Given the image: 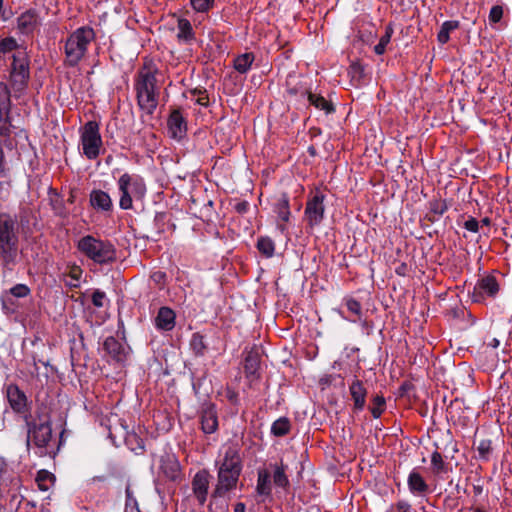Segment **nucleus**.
Returning <instances> with one entry per match:
<instances>
[{"label":"nucleus","mask_w":512,"mask_h":512,"mask_svg":"<svg viewBox=\"0 0 512 512\" xmlns=\"http://www.w3.org/2000/svg\"><path fill=\"white\" fill-rule=\"evenodd\" d=\"M221 455L217 474L218 482L215 489V494L218 496L225 495L237 486L242 471V459L237 443L225 444Z\"/></svg>","instance_id":"nucleus-1"},{"label":"nucleus","mask_w":512,"mask_h":512,"mask_svg":"<svg viewBox=\"0 0 512 512\" xmlns=\"http://www.w3.org/2000/svg\"><path fill=\"white\" fill-rule=\"evenodd\" d=\"M96 37L92 27L82 26L73 31L66 39L64 46V64L69 67L77 66L88 51V46Z\"/></svg>","instance_id":"nucleus-2"},{"label":"nucleus","mask_w":512,"mask_h":512,"mask_svg":"<svg viewBox=\"0 0 512 512\" xmlns=\"http://www.w3.org/2000/svg\"><path fill=\"white\" fill-rule=\"evenodd\" d=\"M77 249L97 264L111 263L116 259V250L110 242L91 235L80 238Z\"/></svg>","instance_id":"nucleus-3"},{"label":"nucleus","mask_w":512,"mask_h":512,"mask_svg":"<svg viewBox=\"0 0 512 512\" xmlns=\"http://www.w3.org/2000/svg\"><path fill=\"white\" fill-rule=\"evenodd\" d=\"M120 193L119 206L123 210L133 208V200H141L146 194V184L142 177L124 173L117 182Z\"/></svg>","instance_id":"nucleus-4"},{"label":"nucleus","mask_w":512,"mask_h":512,"mask_svg":"<svg viewBox=\"0 0 512 512\" xmlns=\"http://www.w3.org/2000/svg\"><path fill=\"white\" fill-rule=\"evenodd\" d=\"M28 446L35 449V454L39 457L55 456L58 445L52 437V427L49 423L35 425L28 432Z\"/></svg>","instance_id":"nucleus-5"},{"label":"nucleus","mask_w":512,"mask_h":512,"mask_svg":"<svg viewBox=\"0 0 512 512\" xmlns=\"http://www.w3.org/2000/svg\"><path fill=\"white\" fill-rule=\"evenodd\" d=\"M15 224L16 221L11 215L0 213V255L7 263L13 261L17 255L18 237Z\"/></svg>","instance_id":"nucleus-6"},{"label":"nucleus","mask_w":512,"mask_h":512,"mask_svg":"<svg viewBox=\"0 0 512 512\" xmlns=\"http://www.w3.org/2000/svg\"><path fill=\"white\" fill-rule=\"evenodd\" d=\"M80 145L82 154L89 160L99 157L103 148L100 127L96 121H88L80 129Z\"/></svg>","instance_id":"nucleus-7"},{"label":"nucleus","mask_w":512,"mask_h":512,"mask_svg":"<svg viewBox=\"0 0 512 512\" xmlns=\"http://www.w3.org/2000/svg\"><path fill=\"white\" fill-rule=\"evenodd\" d=\"M10 80L14 89L22 91L29 79V59L26 49H20L11 59Z\"/></svg>","instance_id":"nucleus-8"},{"label":"nucleus","mask_w":512,"mask_h":512,"mask_svg":"<svg viewBox=\"0 0 512 512\" xmlns=\"http://www.w3.org/2000/svg\"><path fill=\"white\" fill-rule=\"evenodd\" d=\"M324 200L325 195L318 189L308 197L304 211V218L310 228L320 225L324 219Z\"/></svg>","instance_id":"nucleus-9"},{"label":"nucleus","mask_w":512,"mask_h":512,"mask_svg":"<svg viewBox=\"0 0 512 512\" xmlns=\"http://www.w3.org/2000/svg\"><path fill=\"white\" fill-rule=\"evenodd\" d=\"M157 68L152 61H146L135 79L136 91H158L156 87Z\"/></svg>","instance_id":"nucleus-10"},{"label":"nucleus","mask_w":512,"mask_h":512,"mask_svg":"<svg viewBox=\"0 0 512 512\" xmlns=\"http://www.w3.org/2000/svg\"><path fill=\"white\" fill-rule=\"evenodd\" d=\"M499 291V284L495 277L486 276L480 279L474 286L472 299L474 302H481L485 297H495Z\"/></svg>","instance_id":"nucleus-11"},{"label":"nucleus","mask_w":512,"mask_h":512,"mask_svg":"<svg viewBox=\"0 0 512 512\" xmlns=\"http://www.w3.org/2000/svg\"><path fill=\"white\" fill-rule=\"evenodd\" d=\"M168 134L172 139L182 140L187 135V121L179 109L173 110L167 119Z\"/></svg>","instance_id":"nucleus-12"},{"label":"nucleus","mask_w":512,"mask_h":512,"mask_svg":"<svg viewBox=\"0 0 512 512\" xmlns=\"http://www.w3.org/2000/svg\"><path fill=\"white\" fill-rule=\"evenodd\" d=\"M209 487V474L205 470L196 473L192 481V489L195 497L200 504H204L207 499Z\"/></svg>","instance_id":"nucleus-13"},{"label":"nucleus","mask_w":512,"mask_h":512,"mask_svg":"<svg viewBox=\"0 0 512 512\" xmlns=\"http://www.w3.org/2000/svg\"><path fill=\"white\" fill-rule=\"evenodd\" d=\"M136 97L141 111L152 115L158 105V91H136Z\"/></svg>","instance_id":"nucleus-14"},{"label":"nucleus","mask_w":512,"mask_h":512,"mask_svg":"<svg viewBox=\"0 0 512 512\" xmlns=\"http://www.w3.org/2000/svg\"><path fill=\"white\" fill-rule=\"evenodd\" d=\"M7 398L11 408L15 412H24L27 407V397L23 391L15 384L7 386Z\"/></svg>","instance_id":"nucleus-15"},{"label":"nucleus","mask_w":512,"mask_h":512,"mask_svg":"<svg viewBox=\"0 0 512 512\" xmlns=\"http://www.w3.org/2000/svg\"><path fill=\"white\" fill-rule=\"evenodd\" d=\"M175 312L169 307H161L154 319L155 327L158 330L171 331L175 327Z\"/></svg>","instance_id":"nucleus-16"},{"label":"nucleus","mask_w":512,"mask_h":512,"mask_svg":"<svg viewBox=\"0 0 512 512\" xmlns=\"http://www.w3.org/2000/svg\"><path fill=\"white\" fill-rule=\"evenodd\" d=\"M160 470L169 480L176 481L181 476L179 461L173 455H167L161 458Z\"/></svg>","instance_id":"nucleus-17"},{"label":"nucleus","mask_w":512,"mask_h":512,"mask_svg":"<svg viewBox=\"0 0 512 512\" xmlns=\"http://www.w3.org/2000/svg\"><path fill=\"white\" fill-rule=\"evenodd\" d=\"M349 392L354 402V410L361 411L366 404L367 390L359 379H354L349 386Z\"/></svg>","instance_id":"nucleus-18"},{"label":"nucleus","mask_w":512,"mask_h":512,"mask_svg":"<svg viewBox=\"0 0 512 512\" xmlns=\"http://www.w3.org/2000/svg\"><path fill=\"white\" fill-rule=\"evenodd\" d=\"M39 25V17L34 10H27L17 19V27L22 34L32 33Z\"/></svg>","instance_id":"nucleus-19"},{"label":"nucleus","mask_w":512,"mask_h":512,"mask_svg":"<svg viewBox=\"0 0 512 512\" xmlns=\"http://www.w3.org/2000/svg\"><path fill=\"white\" fill-rule=\"evenodd\" d=\"M90 204L94 209L105 212L110 211L113 207L110 195L103 190L91 191Z\"/></svg>","instance_id":"nucleus-20"},{"label":"nucleus","mask_w":512,"mask_h":512,"mask_svg":"<svg viewBox=\"0 0 512 512\" xmlns=\"http://www.w3.org/2000/svg\"><path fill=\"white\" fill-rule=\"evenodd\" d=\"M201 428L204 433H214L218 428V418L214 406L206 407L201 414Z\"/></svg>","instance_id":"nucleus-21"},{"label":"nucleus","mask_w":512,"mask_h":512,"mask_svg":"<svg viewBox=\"0 0 512 512\" xmlns=\"http://www.w3.org/2000/svg\"><path fill=\"white\" fill-rule=\"evenodd\" d=\"M407 484L410 492L414 495H424L429 491V486L425 479L416 470L410 472Z\"/></svg>","instance_id":"nucleus-22"},{"label":"nucleus","mask_w":512,"mask_h":512,"mask_svg":"<svg viewBox=\"0 0 512 512\" xmlns=\"http://www.w3.org/2000/svg\"><path fill=\"white\" fill-rule=\"evenodd\" d=\"M20 49H24V47L19 45L13 37L3 38L0 40V59H12Z\"/></svg>","instance_id":"nucleus-23"},{"label":"nucleus","mask_w":512,"mask_h":512,"mask_svg":"<svg viewBox=\"0 0 512 512\" xmlns=\"http://www.w3.org/2000/svg\"><path fill=\"white\" fill-rule=\"evenodd\" d=\"M259 367L260 361L257 354L249 353L245 357L244 361V372L247 378L250 380H256L259 378Z\"/></svg>","instance_id":"nucleus-24"},{"label":"nucleus","mask_w":512,"mask_h":512,"mask_svg":"<svg viewBox=\"0 0 512 512\" xmlns=\"http://www.w3.org/2000/svg\"><path fill=\"white\" fill-rule=\"evenodd\" d=\"M104 350L117 361H122L124 349L122 344L114 337H108L103 344Z\"/></svg>","instance_id":"nucleus-25"},{"label":"nucleus","mask_w":512,"mask_h":512,"mask_svg":"<svg viewBox=\"0 0 512 512\" xmlns=\"http://www.w3.org/2000/svg\"><path fill=\"white\" fill-rule=\"evenodd\" d=\"M273 467V482L276 486L286 488L289 486V479L286 475L287 465L281 460L280 463L272 465Z\"/></svg>","instance_id":"nucleus-26"},{"label":"nucleus","mask_w":512,"mask_h":512,"mask_svg":"<svg viewBox=\"0 0 512 512\" xmlns=\"http://www.w3.org/2000/svg\"><path fill=\"white\" fill-rule=\"evenodd\" d=\"M307 96L309 103L313 105L316 109L322 110L326 114L334 112L333 104L327 99H325L323 96L312 92H308Z\"/></svg>","instance_id":"nucleus-27"},{"label":"nucleus","mask_w":512,"mask_h":512,"mask_svg":"<svg viewBox=\"0 0 512 512\" xmlns=\"http://www.w3.org/2000/svg\"><path fill=\"white\" fill-rule=\"evenodd\" d=\"M274 213L277 214L278 219L281 220L284 223H287L291 216L290 206H289V200L288 198L283 195L281 198L277 200V202L274 204L273 208Z\"/></svg>","instance_id":"nucleus-28"},{"label":"nucleus","mask_w":512,"mask_h":512,"mask_svg":"<svg viewBox=\"0 0 512 512\" xmlns=\"http://www.w3.org/2000/svg\"><path fill=\"white\" fill-rule=\"evenodd\" d=\"M254 60H255L254 54L251 52H247V53L237 56L234 59L233 66L237 72L244 74L250 70Z\"/></svg>","instance_id":"nucleus-29"},{"label":"nucleus","mask_w":512,"mask_h":512,"mask_svg":"<svg viewBox=\"0 0 512 512\" xmlns=\"http://www.w3.org/2000/svg\"><path fill=\"white\" fill-rule=\"evenodd\" d=\"M83 270L80 266L73 265L64 275V282L70 288H77L80 286Z\"/></svg>","instance_id":"nucleus-30"},{"label":"nucleus","mask_w":512,"mask_h":512,"mask_svg":"<svg viewBox=\"0 0 512 512\" xmlns=\"http://www.w3.org/2000/svg\"><path fill=\"white\" fill-rule=\"evenodd\" d=\"M270 474L267 470L258 471L256 490L259 495L268 496L271 493Z\"/></svg>","instance_id":"nucleus-31"},{"label":"nucleus","mask_w":512,"mask_h":512,"mask_svg":"<svg viewBox=\"0 0 512 512\" xmlns=\"http://www.w3.org/2000/svg\"><path fill=\"white\" fill-rule=\"evenodd\" d=\"M177 38L180 41H191L194 39V32L189 20L181 18L178 20Z\"/></svg>","instance_id":"nucleus-32"},{"label":"nucleus","mask_w":512,"mask_h":512,"mask_svg":"<svg viewBox=\"0 0 512 512\" xmlns=\"http://www.w3.org/2000/svg\"><path fill=\"white\" fill-rule=\"evenodd\" d=\"M41 491H48L55 481L54 475L47 470H39L35 479Z\"/></svg>","instance_id":"nucleus-33"},{"label":"nucleus","mask_w":512,"mask_h":512,"mask_svg":"<svg viewBox=\"0 0 512 512\" xmlns=\"http://www.w3.org/2000/svg\"><path fill=\"white\" fill-rule=\"evenodd\" d=\"M10 111L11 107L0 109V137H9L11 134Z\"/></svg>","instance_id":"nucleus-34"},{"label":"nucleus","mask_w":512,"mask_h":512,"mask_svg":"<svg viewBox=\"0 0 512 512\" xmlns=\"http://www.w3.org/2000/svg\"><path fill=\"white\" fill-rule=\"evenodd\" d=\"M290 427L289 419L287 417H281L273 422L271 426V433L277 437L285 436L289 433Z\"/></svg>","instance_id":"nucleus-35"},{"label":"nucleus","mask_w":512,"mask_h":512,"mask_svg":"<svg viewBox=\"0 0 512 512\" xmlns=\"http://www.w3.org/2000/svg\"><path fill=\"white\" fill-rule=\"evenodd\" d=\"M458 21H445L438 32L437 39L441 44H446L450 39V32L457 29Z\"/></svg>","instance_id":"nucleus-36"},{"label":"nucleus","mask_w":512,"mask_h":512,"mask_svg":"<svg viewBox=\"0 0 512 512\" xmlns=\"http://www.w3.org/2000/svg\"><path fill=\"white\" fill-rule=\"evenodd\" d=\"M394 33V29L391 24H388L385 27V33L381 36L379 42L374 47V51L377 55H382L386 51L387 45L390 43L392 35Z\"/></svg>","instance_id":"nucleus-37"},{"label":"nucleus","mask_w":512,"mask_h":512,"mask_svg":"<svg viewBox=\"0 0 512 512\" xmlns=\"http://www.w3.org/2000/svg\"><path fill=\"white\" fill-rule=\"evenodd\" d=\"M126 500H125V512H140L138 502L134 496V492L130 484H127L125 488Z\"/></svg>","instance_id":"nucleus-38"},{"label":"nucleus","mask_w":512,"mask_h":512,"mask_svg":"<svg viewBox=\"0 0 512 512\" xmlns=\"http://www.w3.org/2000/svg\"><path fill=\"white\" fill-rule=\"evenodd\" d=\"M431 466L433 473L436 475L447 472V465L438 451L433 452L431 455Z\"/></svg>","instance_id":"nucleus-39"},{"label":"nucleus","mask_w":512,"mask_h":512,"mask_svg":"<svg viewBox=\"0 0 512 512\" xmlns=\"http://www.w3.org/2000/svg\"><path fill=\"white\" fill-rule=\"evenodd\" d=\"M257 248L266 257H272L275 250L274 242L268 237L258 239Z\"/></svg>","instance_id":"nucleus-40"},{"label":"nucleus","mask_w":512,"mask_h":512,"mask_svg":"<svg viewBox=\"0 0 512 512\" xmlns=\"http://www.w3.org/2000/svg\"><path fill=\"white\" fill-rule=\"evenodd\" d=\"M3 293L8 294L13 298H26L31 294V289L26 284L19 283Z\"/></svg>","instance_id":"nucleus-41"},{"label":"nucleus","mask_w":512,"mask_h":512,"mask_svg":"<svg viewBox=\"0 0 512 512\" xmlns=\"http://www.w3.org/2000/svg\"><path fill=\"white\" fill-rule=\"evenodd\" d=\"M0 299H1L2 311L5 315H12L17 312L18 306H17L16 302L13 300V297H11L8 294L2 293Z\"/></svg>","instance_id":"nucleus-42"},{"label":"nucleus","mask_w":512,"mask_h":512,"mask_svg":"<svg viewBox=\"0 0 512 512\" xmlns=\"http://www.w3.org/2000/svg\"><path fill=\"white\" fill-rule=\"evenodd\" d=\"M386 402L385 398L380 395H376L372 399V406L370 407L371 414L374 418H379L385 411Z\"/></svg>","instance_id":"nucleus-43"},{"label":"nucleus","mask_w":512,"mask_h":512,"mask_svg":"<svg viewBox=\"0 0 512 512\" xmlns=\"http://www.w3.org/2000/svg\"><path fill=\"white\" fill-rule=\"evenodd\" d=\"M191 347L197 355H203L206 349L204 337L199 333H195L191 339Z\"/></svg>","instance_id":"nucleus-44"},{"label":"nucleus","mask_w":512,"mask_h":512,"mask_svg":"<svg viewBox=\"0 0 512 512\" xmlns=\"http://www.w3.org/2000/svg\"><path fill=\"white\" fill-rule=\"evenodd\" d=\"M479 457L483 460H488L492 451V442L489 439H483L477 446Z\"/></svg>","instance_id":"nucleus-45"},{"label":"nucleus","mask_w":512,"mask_h":512,"mask_svg":"<svg viewBox=\"0 0 512 512\" xmlns=\"http://www.w3.org/2000/svg\"><path fill=\"white\" fill-rule=\"evenodd\" d=\"M345 305L350 313L355 315L358 319L362 316V307L359 301L354 298H346Z\"/></svg>","instance_id":"nucleus-46"},{"label":"nucleus","mask_w":512,"mask_h":512,"mask_svg":"<svg viewBox=\"0 0 512 512\" xmlns=\"http://www.w3.org/2000/svg\"><path fill=\"white\" fill-rule=\"evenodd\" d=\"M215 0H190L192 8L197 12H207L213 5Z\"/></svg>","instance_id":"nucleus-47"},{"label":"nucleus","mask_w":512,"mask_h":512,"mask_svg":"<svg viewBox=\"0 0 512 512\" xmlns=\"http://www.w3.org/2000/svg\"><path fill=\"white\" fill-rule=\"evenodd\" d=\"M10 90L8 86L0 82V109L5 107H11Z\"/></svg>","instance_id":"nucleus-48"},{"label":"nucleus","mask_w":512,"mask_h":512,"mask_svg":"<svg viewBox=\"0 0 512 512\" xmlns=\"http://www.w3.org/2000/svg\"><path fill=\"white\" fill-rule=\"evenodd\" d=\"M430 211L438 216L443 215L448 210V205L444 200L436 199L429 203Z\"/></svg>","instance_id":"nucleus-49"},{"label":"nucleus","mask_w":512,"mask_h":512,"mask_svg":"<svg viewBox=\"0 0 512 512\" xmlns=\"http://www.w3.org/2000/svg\"><path fill=\"white\" fill-rule=\"evenodd\" d=\"M503 13H504V10L501 5L493 6L489 12V16H488L489 21L493 24L500 22L503 17Z\"/></svg>","instance_id":"nucleus-50"},{"label":"nucleus","mask_w":512,"mask_h":512,"mask_svg":"<svg viewBox=\"0 0 512 512\" xmlns=\"http://www.w3.org/2000/svg\"><path fill=\"white\" fill-rule=\"evenodd\" d=\"M106 300V294L103 291L96 290L92 295V303L98 308L104 307Z\"/></svg>","instance_id":"nucleus-51"},{"label":"nucleus","mask_w":512,"mask_h":512,"mask_svg":"<svg viewBox=\"0 0 512 512\" xmlns=\"http://www.w3.org/2000/svg\"><path fill=\"white\" fill-rule=\"evenodd\" d=\"M464 228L470 232L477 233L479 231V221L474 217H469L464 222Z\"/></svg>","instance_id":"nucleus-52"},{"label":"nucleus","mask_w":512,"mask_h":512,"mask_svg":"<svg viewBox=\"0 0 512 512\" xmlns=\"http://www.w3.org/2000/svg\"><path fill=\"white\" fill-rule=\"evenodd\" d=\"M194 93H196V91ZM197 94L196 103L201 106H208L209 100L206 91H198Z\"/></svg>","instance_id":"nucleus-53"},{"label":"nucleus","mask_w":512,"mask_h":512,"mask_svg":"<svg viewBox=\"0 0 512 512\" xmlns=\"http://www.w3.org/2000/svg\"><path fill=\"white\" fill-rule=\"evenodd\" d=\"M165 277L166 275L162 271H156L151 275L152 280L157 284H164Z\"/></svg>","instance_id":"nucleus-54"},{"label":"nucleus","mask_w":512,"mask_h":512,"mask_svg":"<svg viewBox=\"0 0 512 512\" xmlns=\"http://www.w3.org/2000/svg\"><path fill=\"white\" fill-rule=\"evenodd\" d=\"M234 512H246V507L244 503H237L234 507Z\"/></svg>","instance_id":"nucleus-55"},{"label":"nucleus","mask_w":512,"mask_h":512,"mask_svg":"<svg viewBox=\"0 0 512 512\" xmlns=\"http://www.w3.org/2000/svg\"><path fill=\"white\" fill-rule=\"evenodd\" d=\"M93 482H96V481H104L105 480V477L104 476H96V477H93L91 479Z\"/></svg>","instance_id":"nucleus-56"},{"label":"nucleus","mask_w":512,"mask_h":512,"mask_svg":"<svg viewBox=\"0 0 512 512\" xmlns=\"http://www.w3.org/2000/svg\"><path fill=\"white\" fill-rule=\"evenodd\" d=\"M481 223H482L483 225L488 226V225L490 224V220H489V218H483V219L481 220Z\"/></svg>","instance_id":"nucleus-57"},{"label":"nucleus","mask_w":512,"mask_h":512,"mask_svg":"<svg viewBox=\"0 0 512 512\" xmlns=\"http://www.w3.org/2000/svg\"><path fill=\"white\" fill-rule=\"evenodd\" d=\"M498 344H499V341H498L497 339H494V340H493V346H494V347H497V346H498Z\"/></svg>","instance_id":"nucleus-58"},{"label":"nucleus","mask_w":512,"mask_h":512,"mask_svg":"<svg viewBox=\"0 0 512 512\" xmlns=\"http://www.w3.org/2000/svg\"><path fill=\"white\" fill-rule=\"evenodd\" d=\"M279 228L281 229V231H284L286 227L284 224H279Z\"/></svg>","instance_id":"nucleus-59"}]
</instances>
